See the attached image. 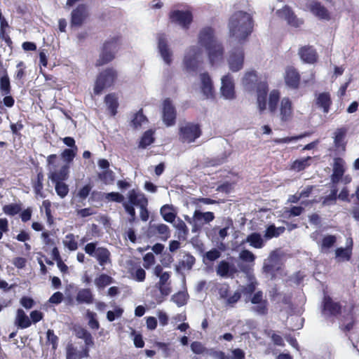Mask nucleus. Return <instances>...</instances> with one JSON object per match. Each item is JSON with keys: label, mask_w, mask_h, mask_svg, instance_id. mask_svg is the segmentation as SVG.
<instances>
[{"label": "nucleus", "mask_w": 359, "mask_h": 359, "mask_svg": "<svg viewBox=\"0 0 359 359\" xmlns=\"http://www.w3.org/2000/svg\"><path fill=\"white\" fill-rule=\"evenodd\" d=\"M280 93L279 90H273L269 94L268 109L271 114L276 113L278 104L280 101Z\"/></svg>", "instance_id": "nucleus-36"}, {"label": "nucleus", "mask_w": 359, "mask_h": 359, "mask_svg": "<svg viewBox=\"0 0 359 359\" xmlns=\"http://www.w3.org/2000/svg\"><path fill=\"white\" fill-rule=\"evenodd\" d=\"M190 348L192 351L196 354H203L206 353L210 355V349H208L203 344L198 341H194L191 343Z\"/></svg>", "instance_id": "nucleus-51"}, {"label": "nucleus", "mask_w": 359, "mask_h": 359, "mask_svg": "<svg viewBox=\"0 0 359 359\" xmlns=\"http://www.w3.org/2000/svg\"><path fill=\"white\" fill-rule=\"evenodd\" d=\"M345 161L341 157H335L333 163V172L331 175V184L337 185L342 180L346 172Z\"/></svg>", "instance_id": "nucleus-16"}, {"label": "nucleus", "mask_w": 359, "mask_h": 359, "mask_svg": "<svg viewBox=\"0 0 359 359\" xmlns=\"http://www.w3.org/2000/svg\"><path fill=\"white\" fill-rule=\"evenodd\" d=\"M157 40L159 54L165 63L170 65L172 62V52L168 47L166 35L165 34H158Z\"/></svg>", "instance_id": "nucleus-18"}, {"label": "nucleus", "mask_w": 359, "mask_h": 359, "mask_svg": "<svg viewBox=\"0 0 359 359\" xmlns=\"http://www.w3.org/2000/svg\"><path fill=\"white\" fill-rule=\"evenodd\" d=\"M77 151L78 148L65 149L63 152L61 153V157L67 163H71L76 156Z\"/></svg>", "instance_id": "nucleus-55"}, {"label": "nucleus", "mask_w": 359, "mask_h": 359, "mask_svg": "<svg viewBox=\"0 0 359 359\" xmlns=\"http://www.w3.org/2000/svg\"><path fill=\"white\" fill-rule=\"evenodd\" d=\"M176 228L178 232V238L185 240L187 238L189 229L183 220H180Z\"/></svg>", "instance_id": "nucleus-56"}, {"label": "nucleus", "mask_w": 359, "mask_h": 359, "mask_svg": "<svg viewBox=\"0 0 359 359\" xmlns=\"http://www.w3.org/2000/svg\"><path fill=\"white\" fill-rule=\"evenodd\" d=\"M55 184V191L61 198H64L69 193V187L65 182H54Z\"/></svg>", "instance_id": "nucleus-57"}, {"label": "nucleus", "mask_w": 359, "mask_h": 359, "mask_svg": "<svg viewBox=\"0 0 359 359\" xmlns=\"http://www.w3.org/2000/svg\"><path fill=\"white\" fill-rule=\"evenodd\" d=\"M187 294L184 292H178L171 297V300L178 306H182L187 303Z\"/></svg>", "instance_id": "nucleus-53"}, {"label": "nucleus", "mask_w": 359, "mask_h": 359, "mask_svg": "<svg viewBox=\"0 0 359 359\" xmlns=\"http://www.w3.org/2000/svg\"><path fill=\"white\" fill-rule=\"evenodd\" d=\"M337 241V238L333 235H327L323 238L322 249H330L334 245Z\"/></svg>", "instance_id": "nucleus-59"}, {"label": "nucleus", "mask_w": 359, "mask_h": 359, "mask_svg": "<svg viewBox=\"0 0 359 359\" xmlns=\"http://www.w3.org/2000/svg\"><path fill=\"white\" fill-rule=\"evenodd\" d=\"M216 272L217 276L232 278L238 272V270L234 264H230L226 260H222L216 268Z\"/></svg>", "instance_id": "nucleus-23"}, {"label": "nucleus", "mask_w": 359, "mask_h": 359, "mask_svg": "<svg viewBox=\"0 0 359 359\" xmlns=\"http://www.w3.org/2000/svg\"><path fill=\"white\" fill-rule=\"evenodd\" d=\"M4 212L10 216H15L21 211V206L18 203H10L4 206Z\"/></svg>", "instance_id": "nucleus-54"}, {"label": "nucleus", "mask_w": 359, "mask_h": 359, "mask_svg": "<svg viewBox=\"0 0 359 359\" xmlns=\"http://www.w3.org/2000/svg\"><path fill=\"white\" fill-rule=\"evenodd\" d=\"M316 103L318 108L323 109L324 113H328L332 106V100L329 93L323 92L318 95Z\"/></svg>", "instance_id": "nucleus-31"}, {"label": "nucleus", "mask_w": 359, "mask_h": 359, "mask_svg": "<svg viewBox=\"0 0 359 359\" xmlns=\"http://www.w3.org/2000/svg\"><path fill=\"white\" fill-rule=\"evenodd\" d=\"M144 264L143 266L145 269H148L150 266L154 265L156 259L153 253L148 252L143 257Z\"/></svg>", "instance_id": "nucleus-64"}, {"label": "nucleus", "mask_w": 359, "mask_h": 359, "mask_svg": "<svg viewBox=\"0 0 359 359\" xmlns=\"http://www.w3.org/2000/svg\"><path fill=\"white\" fill-rule=\"evenodd\" d=\"M196 263V258L189 252H185L183 259H180L175 266L177 273H181L182 270H191Z\"/></svg>", "instance_id": "nucleus-25"}, {"label": "nucleus", "mask_w": 359, "mask_h": 359, "mask_svg": "<svg viewBox=\"0 0 359 359\" xmlns=\"http://www.w3.org/2000/svg\"><path fill=\"white\" fill-rule=\"evenodd\" d=\"M161 117H163V122L168 127L172 126L176 123L177 110L170 98H166L163 102Z\"/></svg>", "instance_id": "nucleus-12"}, {"label": "nucleus", "mask_w": 359, "mask_h": 359, "mask_svg": "<svg viewBox=\"0 0 359 359\" xmlns=\"http://www.w3.org/2000/svg\"><path fill=\"white\" fill-rule=\"evenodd\" d=\"M149 238L156 237L158 239L165 241L170 236L169 227L165 224L150 225L148 229Z\"/></svg>", "instance_id": "nucleus-17"}, {"label": "nucleus", "mask_w": 359, "mask_h": 359, "mask_svg": "<svg viewBox=\"0 0 359 359\" xmlns=\"http://www.w3.org/2000/svg\"><path fill=\"white\" fill-rule=\"evenodd\" d=\"M160 213L164 220L168 222H173L176 218V213L174 212L173 208L169 205H164L160 209Z\"/></svg>", "instance_id": "nucleus-41"}, {"label": "nucleus", "mask_w": 359, "mask_h": 359, "mask_svg": "<svg viewBox=\"0 0 359 359\" xmlns=\"http://www.w3.org/2000/svg\"><path fill=\"white\" fill-rule=\"evenodd\" d=\"M215 219V215L212 212H201L200 210H195L194 214V221L195 226L193 231H196L197 224H203V223H208Z\"/></svg>", "instance_id": "nucleus-30"}, {"label": "nucleus", "mask_w": 359, "mask_h": 359, "mask_svg": "<svg viewBox=\"0 0 359 359\" xmlns=\"http://www.w3.org/2000/svg\"><path fill=\"white\" fill-rule=\"evenodd\" d=\"M256 283L251 282L246 285L241 286V291L239 292L243 294L247 297H250V302L256 304L251 308V310L260 316H265L268 313L269 303L264 299L262 291H256Z\"/></svg>", "instance_id": "nucleus-5"}, {"label": "nucleus", "mask_w": 359, "mask_h": 359, "mask_svg": "<svg viewBox=\"0 0 359 359\" xmlns=\"http://www.w3.org/2000/svg\"><path fill=\"white\" fill-rule=\"evenodd\" d=\"M245 241L250 244L251 247L255 249H261L264 246V239L261 237L259 233L254 232L249 234Z\"/></svg>", "instance_id": "nucleus-39"}, {"label": "nucleus", "mask_w": 359, "mask_h": 359, "mask_svg": "<svg viewBox=\"0 0 359 359\" xmlns=\"http://www.w3.org/2000/svg\"><path fill=\"white\" fill-rule=\"evenodd\" d=\"M92 189V185L90 184H86L82 188H81L77 192V196L81 200H86L89 194L90 193Z\"/></svg>", "instance_id": "nucleus-62"}, {"label": "nucleus", "mask_w": 359, "mask_h": 359, "mask_svg": "<svg viewBox=\"0 0 359 359\" xmlns=\"http://www.w3.org/2000/svg\"><path fill=\"white\" fill-rule=\"evenodd\" d=\"M276 13L278 17L284 18L290 26L299 27L304 25V20L297 18L290 6H285L278 10Z\"/></svg>", "instance_id": "nucleus-15"}, {"label": "nucleus", "mask_w": 359, "mask_h": 359, "mask_svg": "<svg viewBox=\"0 0 359 359\" xmlns=\"http://www.w3.org/2000/svg\"><path fill=\"white\" fill-rule=\"evenodd\" d=\"M300 58L307 64H314L318 59V54L312 46H304L299 49Z\"/></svg>", "instance_id": "nucleus-22"}, {"label": "nucleus", "mask_w": 359, "mask_h": 359, "mask_svg": "<svg viewBox=\"0 0 359 359\" xmlns=\"http://www.w3.org/2000/svg\"><path fill=\"white\" fill-rule=\"evenodd\" d=\"M114 283V278L109 275L104 273L100 274L95 280V284L98 289H103L107 285H109Z\"/></svg>", "instance_id": "nucleus-42"}, {"label": "nucleus", "mask_w": 359, "mask_h": 359, "mask_svg": "<svg viewBox=\"0 0 359 359\" xmlns=\"http://www.w3.org/2000/svg\"><path fill=\"white\" fill-rule=\"evenodd\" d=\"M311 159L312 158L311 156L297 159L292 163V166H290V168H292V170L297 172L302 171L310 165L309 161H311Z\"/></svg>", "instance_id": "nucleus-46"}, {"label": "nucleus", "mask_w": 359, "mask_h": 359, "mask_svg": "<svg viewBox=\"0 0 359 359\" xmlns=\"http://www.w3.org/2000/svg\"><path fill=\"white\" fill-rule=\"evenodd\" d=\"M222 95L229 100H232L235 97V85L233 77L231 74H227L224 76L222 79Z\"/></svg>", "instance_id": "nucleus-20"}, {"label": "nucleus", "mask_w": 359, "mask_h": 359, "mask_svg": "<svg viewBox=\"0 0 359 359\" xmlns=\"http://www.w3.org/2000/svg\"><path fill=\"white\" fill-rule=\"evenodd\" d=\"M89 356V349L83 348L81 351H78L74 346L68 344L66 349V359H82Z\"/></svg>", "instance_id": "nucleus-26"}, {"label": "nucleus", "mask_w": 359, "mask_h": 359, "mask_svg": "<svg viewBox=\"0 0 359 359\" xmlns=\"http://www.w3.org/2000/svg\"><path fill=\"white\" fill-rule=\"evenodd\" d=\"M0 93L1 95H10L11 86L7 69L4 70V75L0 76Z\"/></svg>", "instance_id": "nucleus-38"}, {"label": "nucleus", "mask_w": 359, "mask_h": 359, "mask_svg": "<svg viewBox=\"0 0 359 359\" xmlns=\"http://www.w3.org/2000/svg\"><path fill=\"white\" fill-rule=\"evenodd\" d=\"M117 72L113 67H108L100 72L95 83V94L100 95L105 88L113 86L117 79Z\"/></svg>", "instance_id": "nucleus-6"}, {"label": "nucleus", "mask_w": 359, "mask_h": 359, "mask_svg": "<svg viewBox=\"0 0 359 359\" xmlns=\"http://www.w3.org/2000/svg\"><path fill=\"white\" fill-rule=\"evenodd\" d=\"M88 17V7L85 4H80L71 12L70 25L72 27H80L84 24Z\"/></svg>", "instance_id": "nucleus-13"}, {"label": "nucleus", "mask_w": 359, "mask_h": 359, "mask_svg": "<svg viewBox=\"0 0 359 359\" xmlns=\"http://www.w3.org/2000/svg\"><path fill=\"white\" fill-rule=\"evenodd\" d=\"M97 177L105 184H113L115 181V174L111 170H106L98 173Z\"/></svg>", "instance_id": "nucleus-43"}, {"label": "nucleus", "mask_w": 359, "mask_h": 359, "mask_svg": "<svg viewBox=\"0 0 359 359\" xmlns=\"http://www.w3.org/2000/svg\"><path fill=\"white\" fill-rule=\"evenodd\" d=\"M129 205L140 206L144 202L147 203V198L142 194H138L135 189H132L128 194Z\"/></svg>", "instance_id": "nucleus-37"}, {"label": "nucleus", "mask_w": 359, "mask_h": 359, "mask_svg": "<svg viewBox=\"0 0 359 359\" xmlns=\"http://www.w3.org/2000/svg\"><path fill=\"white\" fill-rule=\"evenodd\" d=\"M76 300L79 304H92L94 302V295L90 289H80L76 296Z\"/></svg>", "instance_id": "nucleus-34"}, {"label": "nucleus", "mask_w": 359, "mask_h": 359, "mask_svg": "<svg viewBox=\"0 0 359 359\" xmlns=\"http://www.w3.org/2000/svg\"><path fill=\"white\" fill-rule=\"evenodd\" d=\"M346 248H337L335 250L336 257L341 259L343 261H348L351 258V250H353V239L348 238Z\"/></svg>", "instance_id": "nucleus-35"}, {"label": "nucleus", "mask_w": 359, "mask_h": 359, "mask_svg": "<svg viewBox=\"0 0 359 359\" xmlns=\"http://www.w3.org/2000/svg\"><path fill=\"white\" fill-rule=\"evenodd\" d=\"M293 111L292 102L288 97H284L280 100L279 108L280 121L287 122L292 118Z\"/></svg>", "instance_id": "nucleus-21"}, {"label": "nucleus", "mask_w": 359, "mask_h": 359, "mask_svg": "<svg viewBox=\"0 0 359 359\" xmlns=\"http://www.w3.org/2000/svg\"><path fill=\"white\" fill-rule=\"evenodd\" d=\"M348 132L347 128H337L334 132V144L337 149L346 150V142L345 138Z\"/></svg>", "instance_id": "nucleus-27"}, {"label": "nucleus", "mask_w": 359, "mask_h": 359, "mask_svg": "<svg viewBox=\"0 0 359 359\" xmlns=\"http://www.w3.org/2000/svg\"><path fill=\"white\" fill-rule=\"evenodd\" d=\"M106 198L115 203H124V196L119 192H109L105 194Z\"/></svg>", "instance_id": "nucleus-60"}, {"label": "nucleus", "mask_w": 359, "mask_h": 359, "mask_svg": "<svg viewBox=\"0 0 359 359\" xmlns=\"http://www.w3.org/2000/svg\"><path fill=\"white\" fill-rule=\"evenodd\" d=\"M64 245L70 251H74L78 249V243L75 236L72 233H68L63 241Z\"/></svg>", "instance_id": "nucleus-49"}, {"label": "nucleus", "mask_w": 359, "mask_h": 359, "mask_svg": "<svg viewBox=\"0 0 359 359\" xmlns=\"http://www.w3.org/2000/svg\"><path fill=\"white\" fill-rule=\"evenodd\" d=\"M168 16L171 23L178 25L184 29H188L194 20L193 14L190 11H171Z\"/></svg>", "instance_id": "nucleus-10"}, {"label": "nucleus", "mask_w": 359, "mask_h": 359, "mask_svg": "<svg viewBox=\"0 0 359 359\" xmlns=\"http://www.w3.org/2000/svg\"><path fill=\"white\" fill-rule=\"evenodd\" d=\"M104 103L109 110L111 116H115L117 114L118 101L117 95L115 93H110L106 95Z\"/></svg>", "instance_id": "nucleus-29"}, {"label": "nucleus", "mask_w": 359, "mask_h": 359, "mask_svg": "<svg viewBox=\"0 0 359 359\" xmlns=\"http://www.w3.org/2000/svg\"><path fill=\"white\" fill-rule=\"evenodd\" d=\"M42 205H43L46 215L47 217V222L48 224H52L54 223V218L51 215V210H50V201H44L42 202Z\"/></svg>", "instance_id": "nucleus-63"}, {"label": "nucleus", "mask_w": 359, "mask_h": 359, "mask_svg": "<svg viewBox=\"0 0 359 359\" xmlns=\"http://www.w3.org/2000/svg\"><path fill=\"white\" fill-rule=\"evenodd\" d=\"M170 273L164 272L163 274L159 276V280L156 285L161 294L163 297L169 295L171 292L170 283H168L170 278Z\"/></svg>", "instance_id": "nucleus-28"}, {"label": "nucleus", "mask_w": 359, "mask_h": 359, "mask_svg": "<svg viewBox=\"0 0 359 359\" xmlns=\"http://www.w3.org/2000/svg\"><path fill=\"white\" fill-rule=\"evenodd\" d=\"M300 74L294 67H287L285 69L284 79L286 86L292 90L298 89L300 83Z\"/></svg>", "instance_id": "nucleus-19"}, {"label": "nucleus", "mask_w": 359, "mask_h": 359, "mask_svg": "<svg viewBox=\"0 0 359 359\" xmlns=\"http://www.w3.org/2000/svg\"><path fill=\"white\" fill-rule=\"evenodd\" d=\"M310 11L318 18L329 20L330 13L326 7L318 1H314L310 5Z\"/></svg>", "instance_id": "nucleus-32"}, {"label": "nucleus", "mask_w": 359, "mask_h": 359, "mask_svg": "<svg viewBox=\"0 0 359 359\" xmlns=\"http://www.w3.org/2000/svg\"><path fill=\"white\" fill-rule=\"evenodd\" d=\"M86 318L88 320V325L91 330H97L100 328V323L97 320L96 313L88 310L86 312Z\"/></svg>", "instance_id": "nucleus-50"}, {"label": "nucleus", "mask_w": 359, "mask_h": 359, "mask_svg": "<svg viewBox=\"0 0 359 359\" xmlns=\"http://www.w3.org/2000/svg\"><path fill=\"white\" fill-rule=\"evenodd\" d=\"M198 43L199 46L205 48L210 65H214L223 60L224 48L217 39L213 27L205 26L201 29L198 35Z\"/></svg>", "instance_id": "nucleus-1"}, {"label": "nucleus", "mask_w": 359, "mask_h": 359, "mask_svg": "<svg viewBox=\"0 0 359 359\" xmlns=\"http://www.w3.org/2000/svg\"><path fill=\"white\" fill-rule=\"evenodd\" d=\"M244 50L243 48H234L229 53L228 58V64L231 71L237 72L242 69L244 64Z\"/></svg>", "instance_id": "nucleus-14"}, {"label": "nucleus", "mask_w": 359, "mask_h": 359, "mask_svg": "<svg viewBox=\"0 0 359 359\" xmlns=\"http://www.w3.org/2000/svg\"><path fill=\"white\" fill-rule=\"evenodd\" d=\"M243 84L248 90L256 89L257 104L259 113L266 109V97L269 86L266 81H258V76L255 71L248 72L243 79Z\"/></svg>", "instance_id": "nucleus-3"}, {"label": "nucleus", "mask_w": 359, "mask_h": 359, "mask_svg": "<svg viewBox=\"0 0 359 359\" xmlns=\"http://www.w3.org/2000/svg\"><path fill=\"white\" fill-rule=\"evenodd\" d=\"M69 177V165H62L58 172H53L49 175V179L53 183L64 182Z\"/></svg>", "instance_id": "nucleus-33"}, {"label": "nucleus", "mask_w": 359, "mask_h": 359, "mask_svg": "<svg viewBox=\"0 0 359 359\" xmlns=\"http://www.w3.org/2000/svg\"><path fill=\"white\" fill-rule=\"evenodd\" d=\"M228 27L229 36L243 43L253 32V17L243 11H236L229 19Z\"/></svg>", "instance_id": "nucleus-2"}, {"label": "nucleus", "mask_w": 359, "mask_h": 359, "mask_svg": "<svg viewBox=\"0 0 359 359\" xmlns=\"http://www.w3.org/2000/svg\"><path fill=\"white\" fill-rule=\"evenodd\" d=\"M16 323L20 329H26L31 325V321L25 311L20 309H18Z\"/></svg>", "instance_id": "nucleus-40"}, {"label": "nucleus", "mask_w": 359, "mask_h": 359, "mask_svg": "<svg viewBox=\"0 0 359 359\" xmlns=\"http://www.w3.org/2000/svg\"><path fill=\"white\" fill-rule=\"evenodd\" d=\"M46 335L47 342L51 345L52 349L56 350L57 348L58 337L55 334V332L52 330H48Z\"/></svg>", "instance_id": "nucleus-58"}, {"label": "nucleus", "mask_w": 359, "mask_h": 359, "mask_svg": "<svg viewBox=\"0 0 359 359\" xmlns=\"http://www.w3.org/2000/svg\"><path fill=\"white\" fill-rule=\"evenodd\" d=\"M203 134L199 123L186 122L178 130V136L181 142L193 143Z\"/></svg>", "instance_id": "nucleus-7"}, {"label": "nucleus", "mask_w": 359, "mask_h": 359, "mask_svg": "<svg viewBox=\"0 0 359 359\" xmlns=\"http://www.w3.org/2000/svg\"><path fill=\"white\" fill-rule=\"evenodd\" d=\"M84 250L89 256L95 257L101 266H105L110 262V252L109 250L106 247L97 248V242L86 244Z\"/></svg>", "instance_id": "nucleus-9"}, {"label": "nucleus", "mask_w": 359, "mask_h": 359, "mask_svg": "<svg viewBox=\"0 0 359 359\" xmlns=\"http://www.w3.org/2000/svg\"><path fill=\"white\" fill-rule=\"evenodd\" d=\"M201 54L200 48L196 46H190L184 58V65L187 72H196L199 65L198 57Z\"/></svg>", "instance_id": "nucleus-11"}, {"label": "nucleus", "mask_w": 359, "mask_h": 359, "mask_svg": "<svg viewBox=\"0 0 359 359\" xmlns=\"http://www.w3.org/2000/svg\"><path fill=\"white\" fill-rule=\"evenodd\" d=\"M44 180V175L42 172H39L36 175V178L32 182V188L34 189L36 194L42 196L43 181Z\"/></svg>", "instance_id": "nucleus-48"}, {"label": "nucleus", "mask_w": 359, "mask_h": 359, "mask_svg": "<svg viewBox=\"0 0 359 359\" xmlns=\"http://www.w3.org/2000/svg\"><path fill=\"white\" fill-rule=\"evenodd\" d=\"M201 79V90L206 98H209L213 95L214 86L208 72H203L200 74Z\"/></svg>", "instance_id": "nucleus-24"}, {"label": "nucleus", "mask_w": 359, "mask_h": 359, "mask_svg": "<svg viewBox=\"0 0 359 359\" xmlns=\"http://www.w3.org/2000/svg\"><path fill=\"white\" fill-rule=\"evenodd\" d=\"M123 205L124 207L125 210L129 215L128 222L130 223H133L136 219V212L133 205H129L127 202H123Z\"/></svg>", "instance_id": "nucleus-61"}, {"label": "nucleus", "mask_w": 359, "mask_h": 359, "mask_svg": "<svg viewBox=\"0 0 359 359\" xmlns=\"http://www.w3.org/2000/svg\"><path fill=\"white\" fill-rule=\"evenodd\" d=\"M154 142V132L151 130H148L146 132H144L143 135H142V138H140L138 147L144 149L149 147L150 144H153Z\"/></svg>", "instance_id": "nucleus-44"}, {"label": "nucleus", "mask_w": 359, "mask_h": 359, "mask_svg": "<svg viewBox=\"0 0 359 359\" xmlns=\"http://www.w3.org/2000/svg\"><path fill=\"white\" fill-rule=\"evenodd\" d=\"M343 306L341 303L335 302L329 294H325L322 304L321 312L326 318H335L342 313Z\"/></svg>", "instance_id": "nucleus-8"}, {"label": "nucleus", "mask_w": 359, "mask_h": 359, "mask_svg": "<svg viewBox=\"0 0 359 359\" xmlns=\"http://www.w3.org/2000/svg\"><path fill=\"white\" fill-rule=\"evenodd\" d=\"M121 35L119 33L110 35L101 45L99 57L96 61L97 67L103 66L113 61L121 46Z\"/></svg>", "instance_id": "nucleus-4"}, {"label": "nucleus", "mask_w": 359, "mask_h": 359, "mask_svg": "<svg viewBox=\"0 0 359 359\" xmlns=\"http://www.w3.org/2000/svg\"><path fill=\"white\" fill-rule=\"evenodd\" d=\"M310 133L305 132L302 134L296 135V136H288L287 137H283V138H276L273 140V142L276 144H287L292 141L298 140L300 139L304 138V137H308L310 135Z\"/></svg>", "instance_id": "nucleus-47"}, {"label": "nucleus", "mask_w": 359, "mask_h": 359, "mask_svg": "<svg viewBox=\"0 0 359 359\" xmlns=\"http://www.w3.org/2000/svg\"><path fill=\"white\" fill-rule=\"evenodd\" d=\"M338 189L337 185H331V192L323 198V204L324 205H330L336 203L337 199Z\"/></svg>", "instance_id": "nucleus-45"}, {"label": "nucleus", "mask_w": 359, "mask_h": 359, "mask_svg": "<svg viewBox=\"0 0 359 359\" xmlns=\"http://www.w3.org/2000/svg\"><path fill=\"white\" fill-rule=\"evenodd\" d=\"M147 121V118L142 113V109H140L135 114L133 118H132V126L134 128H138Z\"/></svg>", "instance_id": "nucleus-52"}]
</instances>
